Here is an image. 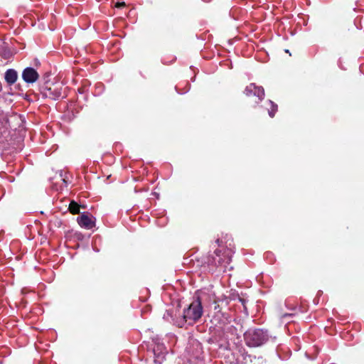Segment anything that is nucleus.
I'll use <instances>...</instances> for the list:
<instances>
[{"mask_svg": "<svg viewBox=\"0 0 364 364\" xmlns=\"http://www.w3.org/2000/svg\"><path fill=\"white\" fill-rule=\"evenodd\" d=\"M92 228H94L95 226V221L92 220Z\"/></svg>", "mask_w": 364, "mask_h": 364, "instance_id": "obj_19", "label": "nucleus"}, {"mask_svg": "<svg viewBox=\"0 0 364 364\" xmlns=\"http://www.w3.org/2000/svg\"><path fill=\"white\" fill-rule=\"evenodd\" d=\"M0 124L1 125V127L6 129L12 128L11 121L8 114H6L3 116L2 118H0Z\"/></svg>", "mask_w": 364, "mask_h": 364, "instance_id": "obj_10", "label": "nucleus"}, {"mask_svg": "<svg viewBox=\"0 0 364 364\" xmlns=\"http://www.w3.org/2000/svg\"><path fill=\"white\" fill-rule=\"evenodd\" d=\"M219 302H221L222 305L224 304L225 306H227L229 304V300L227 297H225L223 299H215L214 301V310L215 311V313H220L223 309V306L219 304Z\"/></svg>", "mask_w": 364, "mask_h": 364, "instance_id": "obj_9", "label": "nucleus"}, {"mask_svg": "<svg viewBox=\"0 0 364 364\" xmlns=\"http://www.w3.org/2000/svg\"><path fill=\"white\" fill-rule=\"evenodd\" d=\"M11 117L13 118V119H16V120L18 119V116L16 114L11 115Z\"/></svg>", "mask_w": 364, "mask_h": 364, "instance_id": "obj_17", "label": "nucleus"}, {"mask_svg": "<svg viewBox=\"0 0 364 364\" xmlns=\"http://www.w3.org/2000/svg\"><path fill=\"white\" fill-rule=\"evenodd\" d=\"M4 77L9 85H13L17 80V72L14 69H9L5 73Z\"/></svg>", "mask_w": 364, "mask_h": 364, "instance_id": "obj_7", "label": "nucleus"}, {"mask_svg": "<svg viewBox=\"0 0 364 364\" xmlns=\"http://www.w3.org/2000/svg\"><path fill=\"white\" fill-rule=\"evenodd\" d=\"M244 339L248 346L257 347L268 341L269 335L263 329H249L244 333Z\"/></svg>", "mask_w": 364, "mask_h": 364, "instance_id": "obj_3", "label": "nucleus"}, {"mask_svg": "<svg viewBox=\"0 0 364 364\" xmlns=\"http://www.w3.org/2000/svg\"><path fill=\"white\" fill-rule=\"evenodd\" d=\"M125 6V3L124 2H119V3H117L115 6L117 7V8H121V7H124Z\"/></svg>", "mask_w": 364, "mask_h": 364, "instance_id": "obj_14", "label": "nucleus"}, {"mask_svg": "<svg viewBox=\"0 0 364 364\" xmlns=\"http://www.w3.org/2000/svg\"><path fill=\"white\" fill-rule=\"evenodd\" d=\"M77 222L81 227L90 229L91 228V219L85 215H82L77 218Z\"/></svg>", "mask_w": 364, "mask_h": 364, "instance_id": "obj_8", "label": "nucleus"}, {"mask_svg": "<svg viewBox=\"0 0 364 364\" xmlns=\"http://www.w3.org/2000/svg\"><path fill=\"white\" fill-rule=\"evenodd\" d=\"M69 210L73 214H78L80 213V206L76 202L71 201L69 205Z\"/></svg>", "mask_w": 364, "mask_h": 364, "instance_id": "obj_12", "label": "nucleus"}, {"mask_svg": "<svg viewBox=\"0 0 364 364\" xmlns=\"http://www.w3.org/2000/svg\"><path fill=\"white\" fill-rule=\"evenodd\" d=\"M203 309L201 299L197 296L188 306L183 310V321L193 323L197 322L202 316Z\"/></svg>", "mask_w": 364, "mask_h": 364, "instance_id": "obj_2", "label": "nucleus"}, {"mask_svg": "<svg viewBox=\"0 0 364 364\" xmlns=\"http://www.w3.org/2000/svg\"><path fill=\"white\" fill-rule=\"evenodd\" d=\"M87 89V90H89V87L88 86H85L83 89Z\"/></svg>", "mask_w": 364, "mask_h": 364, "instance_id": "obj_20", "label": "nucleus"}, {"mask_svg": "<svg viewBox=\"0 0 364 364\" xmlns=\"http://www.w3.org/2000/svg\"><path fill=\"white\" fill-rule=\"evenodd\" d=\"M7 180L10 182H13L14 181V178L13 176H9Z\"/></svg>", "mask_w": 364, "mask_h": 364, "instance_id": "obj_16", "label": "nucleus"}, {"mask_svg": "<svg viewBox=\"0 0 364 364\" xmlns=\"http://www.w3.org/2000/svg\"><path fill=\"white\" fill-rule=\"evenodd\" d=\"M38 73L33 68H26L22 73V77L27 83H33L38 79Z\"/></svg>", "mask_w": 364, "mask_h": 364, "instance_id": "obj_6", "label": "nucleus"}, {"mask_svg": "<svg viewBox=\"0 0 364 364\" xmlns=\"http://www.w3.org/2000/svg\"><path fill=\"white\" fill-rule=\"evenodd\" d=\"M60 175L61 177V180L63 181V183L68 182V181H70L71 179L68 176V173H67L66 172H63V171H60Z\"/></svg>", "mask_w": 364, "mask_h": 364, "instance_id": "obj_13", "label": "nucleus"}, {"mask_svg": "<svg viewBox=\"0 0 364 364\" xmlns=\"http://www.w3.org/2000/svg\"><path fill=\"white\" fill-rule=\"evenodd\" d=\"M245 93L247 96H257L261 101L264 96V90L262 87L257 86L255 83H251L245 88Z\"/></svg>", "mask_w": 364, "mask_h": 364, "instance_id": "obj_5", "label": "nucleus"}, {"mask_svg": "<svg viewBox=\"0 0 364 364\" xmlns=\"http://www.w3.org/2000/svg\"><path fill=\"white\" fill-rule=\"evenodd\" d=\"M41 93L44 97L53 100H58L61 97L60 90L58 87L57 85L54 84L51 87L46 85L43 87Z\"/></svg>", "mask_w": 364, "mask_h": 364, "instance_id": "obj_4", "label": "nucleus"}, {"mask_svg": "<svg viewBox=\"0 0 364 364\" xmlns=\"http://www.w3.org/2000/svg\"><path fill=\"white\" fill-rule=\"evenodd\" d=\"M267 105L269 106V108L267 107L269 115V117H273L277 110V105L274 104L272 101L269 100L267 102Z\"/></svg>", "mask_w": 364, "mask_h": 364, "instance_id": "obj_11", "label": "nucleus"}, {"mask_svg": "<svg viewBox=\"0 0 364 364\" xmlns=\"http://www.w3.org/2000/svg\"><path fill=\"white\" fill-rule=\"evenodd\" d=\"M215 242L218 244V245L219 247H220V246H221L222 241H221L220 239H217V240H215Z\"/></svg>", "mask_w": 364, "mask_h": 364, "instance_id": "obj_15", "label": "nucleus"}, {"mask_svg": "<svg viewBox=\"0 0 364 364\" xmlns=\"http://www.w3.org/2000/svg\"><path fill=\"white\" fill-rule=\"evenodd\" d=\"M232 251L228 248L217 249L214 255L208 259V264L211 268H218L220 271L225 272L233 269L230 266Z\"/></svg>", "mask_w": 364, "mask_h": 364, "instance_id": "obj_1", "label": "nucleus"}, {"mask_svg": "<svg viewBox=\"0 0 364 364\" xmlns=\"http://www.w3.org/2000/svg\"><path fill=\"white\" fill-rule=\"evenodd\" d=\"M239 300L242 302V304L244 305L245 304V300L242 298H239Z\"/></svg>", "mask_w": 364, "mask_h": 364, "instance_id": "obj_18", "label": "nucleus"}]
</instances>
